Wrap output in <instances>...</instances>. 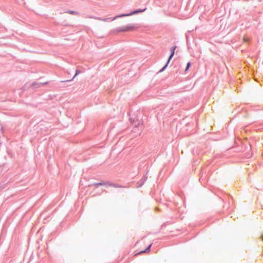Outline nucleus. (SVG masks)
I'll return each instance as SVG.
<instances>
[{"mask_svg":"<svg viewBox=\"0 0 263 263\" xmlns=\"http://www.w3.org/2000/svg\"><path fill=\"white\" fill-rule=\"evenodd\" d=\"M146 10V8H145V9H142V10H140H140H135V11H132L129 14H121V15H117L115 17H114V18H112L111 19V21L115 20L116 19H117L118 17H123V16H130V15H132L136 14H137L138 13L143 12L145 11Z\"/></svg>","mask_w":263,"mask_h":263,"instance_id":"nucleus-1","label":"nucleus"},{"mask_svg":"<svg viewBox=\"0 0 263 263\" xmlns=\"http://www.w3.org/2000/svg\"><path fill=\"white\" fill-rule=\"evenodd\" d=\"M146 10V8H145V9H142V10H140H140H135V11H132L129 14H121V15H117L115 17H114V18H112L111 19V21L115 20L116 19H117L118 17H123V16H130V15H132L136 14H137L138 13L143 12L145 11Z\"/></svg>","mask_w":263,"mask_h":263,"instance_id":"nucleus-2","label":"nucleus"},{"mask_svg":"<svg viewBox=\"0 0 263 263\" xmlns=\"http://www.w3.org/2000/svg\"><path fill=\"white\" fill-rule=\"evenodd\" d=\"M176 46H173L170 49V50H171V54L170 55L168 59V61H167V63L166 64V65L160 70V72H162L163 71L165 68L167 66V65L169 63V62H170L171 60L172 59V58H173V57L174 56V54H175V51L176 49Z\"/></svg>","mask_w":263,"mask_h":263,"instance_id":"nucleus-3","label":"nucleus"},{"mask_svg":"<svg viewBox=\"0 0 263 263\" xmlns=\"http://www.w3.org/2000/svg\"><path fill=\"white\" fill-rule=\"evenodd\" d=\"M134 30V26L130 25H127L121 28L120 31L123 32H127L133 31Z\"/></svg>","mask_w":263,"mask_h":263,"instance_id":"nucleus-4","label":"nucleus"},{"mask_svg":"<svg viewBox=\"0 0 263 263\" xmlns=\"http://www.w3.org/2000/svg\"><path fill=\"white\" fill-rule=\"evenodd\" d=\"M95 18L96 19V20H98L103 21L104 22H106V21H108V18L102 19V18H101L100 17H95Z\"/></svg>","mask_w":263,"mask_h":263,"instance_id":"nucleus-5","label":"nucleus"},{"mask_svg":"<svg viewBox=\"0 0 263 263\" xmlns=\"http://www.w3.org/2000/svg\"><path fill=\"white\" fill-rule=\"evenodd\" d=\"M191 63L190 62H188L187 64V66H186V67L185 69V72H186L187 71V70L189 69V68L191 66Z\"/></svg>","mask_w":263,"mask_h":263,"instance_id":"nucleus-6","label":"nucleus"},{"mask_svg":"<svg viewBox=\"0 0 263 263\" xmlns=\"http://www.w3.org/2000/svg\"><path fill=\"white\" fill-rule=\"evenodd\" d=\"M151 246H152V245H150L147 247V248L145 250H144V251H141L140 253H143V252H146L147 250H149V249L150 247H151Z\"/></svg>","mask_w":263,"mask_h":263,"instance_id":"nucleus-7","label":"nucleus"},{"mask_svg":"<svg viewBox=\"0 0 263 263\" xmlns=\"http://www.w3.org/2000/svg\"><path fill=\"white\" fill-rule=\"evenodd\" d=\"M103 184L102 183H97L95 184V186L98 187L99 185H102Z\"/></svg>","mask_w":263,"mask_h":263,"instance_id":"nucleus-8","label":"nucleus"},{"mask_svg":"<svg viewBox=\"0 0 263 263\" xmlns=\"http://www.w3.org/2000/svg\"><path fill=\"white\" fill-rule=\"evenodd\" d=\"M80 70H76V74H75V75H74V77H73V78H74L76 76H77L78 74H79V73H80Z\"/></svg>","mask_w":263,"mask_h":263,"instance_id":"nucleus-9","label":"nucleus"},{"mask_svg":"<svg viewBox=\"0 0 263 263\" xmlns=\"http://www.w3.org/2000/svg\"><path fill=\"white\" fill-rule=\"evenodd\" d=\"M243 41H244V42H247L248 40H247V39L246 37H244L243 38Z\"/></svg>","mask_w":263,"mask_h":263,"instance_id":"nucleus-10","label":"nucleus"},{"mask_svg":"<svg viewBox=\"0 0 263 263\" xmlns=\"http://www.w3.org/2000/svg\"><path fill=\"white\" fill-rule=\"evenodd\" d=\"M70 14H74V13H75V12H74V11H71V12H70Z\"/></svg>","mask_w":263,"mask_h":263,"instance_id":"nucleus-11","label":"nucleus"}]
</instances>
